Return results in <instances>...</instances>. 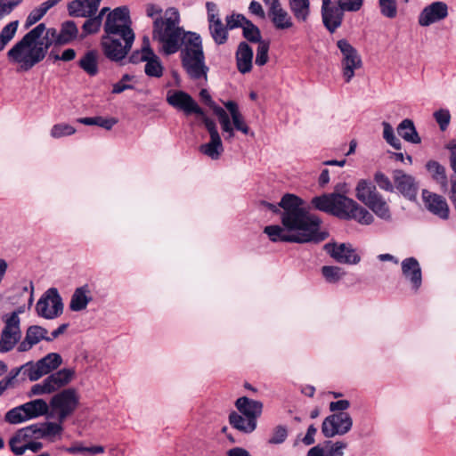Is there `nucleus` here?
<instances>
[{
  "mask_svg": "<svg viewBox=\"0 0 456 456\" xmlns=\"http://www.w3.org/2000/svg\"><path fill=\"white\" fill-rule=\"evenodd\" d=\"M281 225H267L264 232L272 242L308 243L326 238L321 232V218L306 208L298 196L286 193L280 201Z\"/></svg>",
  "mask_w": 456,
  "mask_h": 456,
  "instance_id": "nucleus-1",
  "label": "nucleus"
},
{
  "mask_svg": "<svg viewBox=\"0 0 456 456\" xmlns=\"http://www.w3.org/2000/svg\"><path fill=\"white\" fill-rule=\"evenodd\" d=\"M50 32L29 30L8 50L6 56L9 63L18 72H28L42 62L52 46V39L48 36Z\"/></svg>",
  "mask_w": 456,
  "mask_h": 456,
  "instance_id": "nucleus-2",
  "label": "nucleus"
},
{
  "mask_svg": "<svg viewBox=\"0 0 456 456\" xmlns=\"http://www.w3.org/2000/svg\"><path fill=\"white\" fill-rule=\"evenodd\" d=\"M311 204L314 208L340 219L355 220L362 225H370L374 222V216L369 210L343 193L334 191L316 196L312 199Z\"/></svg>",
  "mask_w": 456,
  "mask_h": 456,
  "instance_id": "nucleus-3",
  "label": "nucleus"
},
{
  "mask_svg": "<svg viewBox=\"0 0 456 456\" xmlns=\"http://www.w3.org/2000/svg\"><path fill=\"white\" fill-rule=\"evenodd\" d=\"M202 101L213 110L217 117L218 123L221 126L222 133L226 142H232L235 130L249 134L250 129L241 114L238 104L233 101H228L224 103L227 111L218 106L211 98L207 89L200 92Z\"/></svg>",
  "mask_w": 456,
  "mask_h": 456,
  "instance_id": "nucleus-4",
  "label": "nucleus"
},
{
  "mask_svg": "<svg viewBox=\"0 0 456 456\" xmlns=\"http://www.w3.org/2000/svg\"><path fill=\"white\" fill-rule=\"evenodd\" d=\"M182 65L190 78L207 82L208 67L205 62L200 36L197 33L189 34V44L181 53Z\"/></svg>",
  "mask_w": 456,
  "mask_h": 456,
  "instance_id": "nucleus-5",
  "label": "nucleus"
},
{
  "mask_svg": "<svg viewBox=\"0 0 456 456\" xmlns=\"http://www.w3.org/2000/svg\"><path fill=\"white\" fill-rule=\"evenodd\" d=\"M134 41V30H106L101 45L104 55L109 60L119 62L126 58Z\"/></svg>",
  "mask_w": 456,
  "mask_h": 456,
  "instance_id": "nucleus-6",
  "label": "nucleus"
},
{
  "mask_svg": "<svg viewBox=\"0 0 456 456\" xmlns=\"http://www.w3.org/2000/svg\"><path fill=\"white\" fill-rule=\"evenodd\" d=\"M104 16L106 20L103 28H131L133 25L128 6L121 5L113 10L102 8L99 14L87 19L81 28H100Z\"/></svg>",
  "mask_w": 456,
  "mask_h": 456,
  "instance_id": "nucleus-7",
  "label": "nucleus"
},
{
  "mask_svg": "<svg viewBox=\"0 0 456 456\" xmlns=\"http://www.w3.org/2000/svg\"><path fill=\"white\" fill-rule=\"evenodd\" d=\"M80 403V395L74 387L64 388L52 396L49 406V417L64 422L73 415Z\"/></svg>",
  "mask_w": 456,
  "mask_h": 456,
  "instance_id": "nucleus-8",
  "label": "nucleus"
},
{
  "mask_svg": "<svg viewBox=\"0 0 456 456\" xmlns=\"http://www.w3.org/2000/svg\"><path fill=\"white\" fill-rule=\"evenodd\" d=\"M337 47L339 50V67L343 80L345 83H350L357 70L362 68V57L346 39L338 40Z\"/></svg>",
  "mask_w": 456,
  "mask_h": 456,
  "instance_id": "nucleus-9",
  "label": "nucleus"
},
{
  "mask_svg": "<svg viewBox=\"0 0 456 456\" xmlns=\"http://www.w3.org/2000/svg\"><path fill=\"white\" fill-rule=\"evenodd\" d=\"M49 403L44 399H35L8 411L4 419L10 424H20L49 414Z\"/></svg>",
  "mask_w": 456,
  "mask_h": 456,
  "instance_id": "nucleus-10",
  "label": "nucleus"
},
{
  "mask_svg": "<svg viewBox=\"0 0 456 456\" xmlns=\"http://www.w3.org/2000/svg\"><path fill=\"white\" fill-rule=\"evenodd\" d=\"M75 370L69 368H63L49 376L40 383L32 386L29 395H49L59 391L71 382L74 379Z\"/></svg>",
  "mask_w": 456,
  "mask_h": 456,
  "instance_id": "nucleus-11",
  "label": "nucleus"
},
{
  "mask_svg": "<svg viewBox=\"0 0 456 456\" xmlns=\"http://www.w3.org/2000/svg\"><path fill=\"white\" fill-rule=\"evenodd\" d=\"M188 30H153V39L158 43L159 52L166 55L177 53L183 45L189 44Z\"/></svg>",
  "mask_w": 456,
  "mask_h": 456,
  "instance_id": "nucleus-12",
  "label": "nucleus"
},
{
  "mask_svg": "<svg viewBox=\"0 0 456 456\" xmlns=\"http://www.w3.org/2000/svg\"><path fill=\"white\" fill-rule=\"evenodd\" d=\"M206 8L209 28L212 27H214V28H224L222 20L219 17L217 5L213 2H207ZM225 21L226 27L224 28H257L252 21L240 13H232L231 15H227Z\"/></svg>",
  "mask_w": 456,
  "mask_h": 456,
  "instance_id": "nucleus-13",
  "label": "nucleus"
},
{
  "mask_svg": "<svg viewBox=\"0 0 456 456\" xmlns=\"http://www.w3.org/2000/svg\"><path fill=\"white\" fill-rule=\"evenodd\" d=\"M4 323L0 335V353L12 350L21 338L20 319L18 317V313L5 314Z\"/></svg>",
  "mask_w": 456,
  "mask_h": 456,
  "instance_id": "nucleus-14",
  "label": "nucleus"
},
{
  "mask_svg": "<svg viewBox=\"0 0 456 456\" xmlns=\"http://www.w3.org/2000/svg\"><path fill=\"white\" fill-rule=\"evenodd\" d=\"M37 314L45 319L53 320L63 312V303L57 289H47L36 305Z\"/></svg>",
  "mask_w": 456,
  "mask_h": 456,
  "instance_id": "nucleus-15",
  "label": "nucleus"
},
{
  "mask_svg": "<svg viewBox=\"0 0 456 456\" xmlns=\"http://www.w3.org/2000/svg\"><path fill=\"white\" fill-rule=\"evenodd\" d=\"M353 427V419L347 412L333 413L326 417L322 425V432L327 438L347 434Z\"/></svg>",
  "mask_w": 456,
  "mask_h": 456,
  "instance_id": "nucleus-16",
  "label": "nucleus"
},
{
  "mask_svg": "<svg viewBox=\"0 0 456 456\" xmlns=\"http://www.w3.org/2000/svg\"><path fill=\"white\" fill-rule=\"evenodd\" d=\"M202 122L209 134L210 140L209 142L201 144L199 150L203 155L208 157L212 160H217L224 151L217 126L216 122L208 117H205Z\"/></svg>",
  "mask_w": 456,
  "mask_h": 456,
  "instance_id": "nucleus-17",
  "label": "nucleus"
},
{
  "mask_svg": "<svg viewBox=\"0 0 456 456\" xmlns=\"http://www.w3.org/2000/svg\"><path fill=\"white\" fill-rule=\"evenodd\" d=\"M62 362L61 355L57 353H49L37 362H28L25 368L28 369V379L37 381L43 376L57 370Z\"/></svg>",
  "mask_w": 456,
  "mask_h": 456,
  "instance_id": "nucleus-18",
  "label": "nucleus"
},
{
  "mask_svg": "<svg viewBox=\"0 0 456 456\" xmlns=\"http://www.w3.org/2000/svg\"><path fill=\"white\" fill-rule=\"evenodd\" d=\"M167 102L174 108L184 112L185 115L196 114L200 117L201 121L208 117L195 100L183 91L168 92Z\"/></svg>",
  "mask_w": 456,
  "mask_h": 456,
  "instance_id": "nucleus-19",
  "label": "nucleus"
},
{
  "mask_svg": "<svg viewBox=\"0 0 456 456\" xmlns=\"http://www.w3.org/2000/svg\"><path fill=\"white\" fill-rule=\"evenodd\" d=\"M324 248L332 258L340 264L356 265L361 260L355 249L348 243H327Z\"/></svg>",
  "mask_w": 456,
  "mask_h": 456,
  "instance_id": "nucleus-20",
  "label": "nucleus"
},
{
  "mask_svg": "<svg viewBox=\"0 0 456 456\" xmlns=\"http://www.w3.org/2000/svg\"><path fill=\"white\" fill-rule=\"evenodd\" d=\"M402 273L410 283L411 289L417 292L422 285V272L415 257H407L401 263Z\"/></svg>",
  "mask_w": 456,
  "mask_h": 456,
  "instance_id": "nucleus-21",
  "label": "nucleus"
},
{
  "mask_svg": "<svg viewBox=\"0 0 456 456\" xmlns=\"http://www.w3.org/2000/svg\"><path fill=\"white\" fill-rule=\"evenodd\" d=\"M422 199L426 208L433 215L443 220L449 218V206L443 196L423 190Z\"/></svg>",
  "mask_w": 456,
  "mask_h": 456,
  "instance_id": "nucleus-22",
  "label": "nucleus"
},
{
  "mask_svg": "<svg viewBox=\"0 0 456 456\" xmlns=\"http://www.w3.org/2000/svg\"><path fill=\"white\" fill-rule=\"evenodd\" d=\"M395 187L405 198L414 200L418 193V183L415 178L411 175L405 174L402 170H395L393 175Z\"/></svg>",
  "mask_w": 456,
  "mask_h": 456,
  "instance_id": "nucleus-23",
  "label": "nucleus"
},
{
  "mask_svg": "<svg viewBox=\"0 0 456 456\" xmlns=\"http://www.w3.org/2000/svg\"><path fill=\"white\" fill-rule=\"evenodd\" d=\"M448 15V6L444 2H434L428 5L421 12L419 20L423 27L429 26L435 22L444 20Z\"/></svg>",
  "mask_w": 456,
  "mask_h": 456,
  "instance_id": "nucleus-24",
  "label": "nucleus"
},
{
  "mask_svg": "<svg viewBox=\"0 0 456 456\" xmlns=\"http://www.w3.org/2000/svg\"><path fill=\"white\" fill-rule=\"evenodd\" d=\"M244 37L250 43L257 44L256 64L264 66L268 61L270 41L263 39L260 30H242Z\"/></svg>",
  "mask_w": 456,
  "mask_h": 456,
  "instance_id": "nucleus-25",
  "label": "nucleus"
},
{
  "mask_svg": "<svg viewBox=\"0 0 456 456\" xmlns=\"http://www.w3.org/2000/svg\"><path fill=\"white\" fill-rule=\"evenodd\" d=\"M102 0H73L68 4V12L70 16L94 18Z\"/></svg>",
  "mask_w": 456,
  "mask_h": 456,
  "instance_id": "nucleus-26",
  "label": "nucleus"
},
{
  "mask_svg": "<svg viewBox=\"0 0 456 456\" xmlns=\"http://www.w3.org/2000/svg\"><path fill=\"white\" fill-rule=\"evenodd\" d=\"M47 330L38 326L32 325L28 328L24 339L19 344V352H27L42 340L52 341L53 338L47 336Z\"/></svg>",
  "mask_w": 456,
  "mask_h": 456,
  "instance_id": "nucleus-27",
  "label": "nucleus"
},
{
  "mask_svg": "<svg viewBox=\"0 0 456 456\" xmlns=\"http://www.w3.org/2000/svg\"><path fill=\"white\" fill-rule=\"evenodd\" d=\"M92 300V289L88 284H84L74 290L69 307L72 312H81L86 309Z\"/></svg>",
  "mask_w": 456,
  "mask_h": 456,
  "instance_id": "nucleus-28",
  "label": "nucleus"
},
{
  "mask_svg": "<svg viewBox=\"0 0 456 456\" xmlns=\"http://www.w3.org/2000/svg\"><path fill=\"white\" fill-rule=\"evenodd\" d=\"M238 412L243 416L249 417L257 422V419L263 411V403L260 401L250 399L247 396L240 397L235 402Z\"/></svg>",
  "mask_w": 456,
  "mask_h": 456,
  "instance_id": "nucleus-29",
  "label": "nucleus"
},
{
  "mask_svg": "<svg viewBox=\"0 0 456 456\" xmlns=\"http://www.w3.org/2000/svg\"><path fill=\"white\" fill-rule=\"evenodd\" d=\"M344 10L334 4H322V21L326 28H337L341 25Z\"/></svg>",
  "mask_w": 456,
  "mask_h": 456,
  "instance_id": "nucleus-30",
  "label": "nucleus"
},
{
  "mask_svg": "<svg viewBox=\"0 0 456 456\" xmlns=\"http://www.w3.org/2000/svg\"><path fill=\"white\" fill-rule=\"evenodd\" d=\"M269 16L277 28H289L293 26L290 15L278 0H272Z\"/></svg>",
  "mask_w": 456,
  "mask_h": 456,
  "instance_id": "nucleus-31",
  "label": "nucleus"
},
{
  "mask_svg": "<svg viewBox=\"0 0 456 456\" xmlns=\"http://www.w3.org/2000/svg\"><path fill=\"white\" fill-rule=\"evenodd\" d=\"M52 32L48 33L49 37L52 39L53 45H65L69 43L72 40L79 39L82 40L87 37V35L95 32L96 30H83L81 34L78 33L79 30H51Z\"/></svg>",
  "mask_w": 456,
  "mask_h": 456,
  "instance_id": "nucleus-32",
  "label": "nucleus"
},
{
  "mask_svg": "<svg viewBox=\"0 0 456 456\" xmlns=\"http://www.w3.org/2000/svg\"><path fill=\"white\" fill-rule=\"evenodd\" d=\"M27 427L19 429L10 439L9 445L11 451L15 455H22L28 450L31 436Z\"/></svg>",
  "mask_w": 456,
  "mask_h": 456,
  "instance_id": "nucleus-33",
  "label": "nucleus"
},
{
  "mask_svg": "<svg viewBox=\"0 0 456 456\" xmlns=\"http://www.w3.org/2000/svg\"><path fill=\"white\" fill-rule=\"evenodd\" d=\"M253 50L245 42H241L236 52V63L238 70L246 74L252 69Z\"/></svg>",
  "mask_w": 456,
  "mask_h": 456,
  "instance_id": "nucleus-34",
  "label": "nucleus"
},
{
  "mask_svg": "<svg viewBox=\"0 0 456 456\" xmlns=\"http://www.w3.org/2000/svg\"><path fill=\"white\" fill-rule=\"evenodd\" d=\"M180 13L175 7L166 9L160 17L155 18L154 28H182L179 27Z\"/></svg>",
  "mask_w": 456,
  "mask_h": 456,
  "instance_id": "nucleus-35",
  "label": "nucleus"
},
{
  "mask_svg": "<svg viewBox=\"0 0 456 456\" xmlns=\"http://www.w3.org/2000/svg\"><path fill=\"white\" fill-rule=\"evenodd\" d=\"M229 421L234 428L245 434L252 433L257 426V422L251 419V418L243 416L236 411H232L230 414Z\"/></svg>",
  "mask_w": 456,
  "mask_h": 456,
  "instance_id": "nucleus-36",
  "label": "nucleus"
},
{
  "mask_svg": "<svg viewBox=\"0 0 456 456\" xmlns=\"http://www.w3.org/2000/svg\"><path fill=\"white\" fill-rule=\"evenodd\" d=\"M379 218L390 222L392 214L387 200L379 193L366 205Z\"/></svg>",
  "mask_w": 456,
  "mask_h": 456,
  "instance_id": "nucleus-37",
  "label": "nucleus"
},
{
  "mask_svg": "<svg viewBox=\"0 0 456 456\" xmlns=\"http://www.w3.org/2000/svg\"><path fill=\"white\" fill-rule=\"evenodd\" d=\"M398 134L406 142L419 144L421 142L414 123L411 119H403L397 126Z\"/></svg>",
  "mask_w": 456,
  "mask_h": 456,
  "instance_id": "nucleus-38",
  "label": "nucleus"
},
{
  "mask_svg": "<svg viewBox=\"0 0 456 456\" xmlns=\"http://www.w3.org/2000/svg\"><path fill=\"white\" fill-rule=\"evenodd\" d=\"M355 191L356 198L364 205H367L379 194L376 187L366 180H360L356 185Z\"/></svg>",
  "mask_w": 456,
  "mask_h": 456,
  "instance_id": "nucleus-39",
  "label": "nucleus"
},
{
  "mask_svg": "<svg viewBox=\"0 0 456 456\" xmlns=\"http://www.w3.org/2000/svg\"><path fill=\"white\" fill-rule=\"evenodd\" d=\"M61 1V0H47L42 3L38 7L33 9L27 17L25 27L28 28L36 24L44 17L49 9L56 5Z\"/></svg>",
  "mask_w": 456,
  "mask_h": 456,
  "instance_id": "nucleus-40",
  "label": "nucleus"
},
{
  "mask_svg": "<svg viewBox=\"0 0 456 456\" xmlns=\"http://www.w3.org/2000/svg\"><path fill=\"white\" fill-rule=\"evenodd\" d=\"M426 167L432 175V178L441 185L442 190L446 191L448 182L445 168L440 163L435 160H429L426 164Z\"/></svg>",
  "mask_w": 456,
  "mask_h": 456,
  "instance_id": "nucleus-41",
  "label": "nucleus"
},
{
  "mask_svg": "<svg viewBox=\"0 0 456 456\" xmlns=\"http://www.w3.org/2000/svg\"><path fill=\"white\" fill-rule=\"evenodd\" d=\"M97 53L88 51L79 61V67L89 76H95L98 73Z\"/></svg>",
  "mask_w": 456,
  "mask_h": 456,
  "instance_id": "nucleus-42",
  "label": "nucleus"
},
{
  "mask_svg": "<svg viewBox=\"0 0 456 456\" xmlns=\"http://www.w3.org/2000/svg\"><path fill=\"white\" fill-rule=\"evenodd\" d=\"M77 121L86 126H98L106 130H110L118 122L114 118H106L101 116L79 118Z\"/></svg>",
  "mask_w": 456,
  "mask_h": 456,
  "instance_id": "nucleus-43",
  "label": "nucleus"
},
{
  "mask_svg": "<svg viewBox=\"0 0 456 456\" xmlns=\"http://www.w3.org/2000/svg\"><path fill=\"white\" fill-rule=\"evenodd\" d=\"M309 5V0H289L290 9L295 18L299 21L306 20L310 12Z\"/></svg>",
  "mask_w": 456,
  "mask_h": 456,
  "instance_id": "nucleus-44",
  "label": "nucleus"
},
{
  "mask_svg": "<svg viewBox=\"0 0 456 456\" xmlns=\"http://www.w3.org/2000/svg\"><path fill=\"white\" fill-rule=\"evenodd\" d=\"M150 56H154V52L150 46L149 40L144 37L141 49L134 51L129 56V62L134 64L146 62Z\"/></svg>",
  "mask_w": 456,
  "mask_h": 456,
  "instance_id": "nucleus-45",
  "label": "nucleus"
},
{
  "mask_svg": "<svg viewBox=\"0 0 456 456\" xmlns=\"http://www.w3.org/2000/svg\"><path fill=\"white\" fill-rule=\"evenodd\" d=\"M144 72L148 77H160L164 72V67L159 57L154 53L145 62Z\"/></svg>",
  "mask_w": 456,
  "mask_h": 456,
  "instance_id": "nucleus-46",
  "label": "nucleus"
},
{
  "mask_svg": "<svg viewBox=\"0 0 456 456\" xmlns=\"http://www.w3.org/2000/svg\"><path fill=\"white\" fill-rule=\"evenodd\" d=\"M63 422L61 421H45L43 422L45 436L50 442L61 439L63 433Z\"/></svg>",
  "mask_w": 456,
  "mask_h": 456,
  "instance_id": "nucleus-47",
  "label": "nucleus"
},
{
  "mask_svg": "<svg viewBox=\"0 0 456 456\" xmlns=\"http://www.w3.org/2000/svg\"><path fill=\"white\" fill-rule=\"evenodd\" d=\"M321 271L325 281L329 283H337L345 276V272L338 266L324 265Z\"/></svg>",
  "mask_w": 456,
  "mask_h": 456,
  "instance_id": "nucleus-48",
  "label": "nucleus"
},
{
  "mask_svg": "<svg viewBox=\"0 0 456 456\" xmlns=\"http://www.w3.org/2000/svg\"><path fill=\"white\" fill-rule=\"evenodd\" d=\"M76 128L66 123H58L52 126L50 135L53 139H60L66 136H70L76 133Z\"/></svg>",
  "mask_w": 456,
  "mask_h": 456,
  "instance_id": "nucleus-49",
  "label": "nucleus"
},
{
  "mask_svg": "<svg viewBox=\"0 0 456 456\" xmlns=\"http://www.w3.org/2000/svg\"><path fill=\"white\" fill-rule=\"evenodd\" d=\"M383 126V138L385 141L391 145L395 150H401L402 149V143L400 139H398L394 132V128L392 126L387 122H382Z\"/></svg>",
  "mask_w": 456,
  "mask_h": 456,
  "instance_id": "nucleus-50",
  "label": "nucleus"
},
{
  "mask_svg": "<svg viewBox=\"0 0 456 456\" xmlns=\"http://www.w3.org/2000/svg\"><path fill=\"white\" fill-rule=\"evenodd\" d=\"M325 449V456H344V451L347 447V444L343 441H328L323 444Z\"/></svg>",
  "mask_w": 456,
  "mask_h": 456,
  "instance_id": "nucleus-51",
  "label": "nucleus"
},
{
  "mask_svg": "<svg viewBox=\"0 0 456 456\" xmlns=\"http://www.w3.org/2000/svg\"><path fill=\"white\" fill-rule=\"evenodd\" d=\"M379 6L383 16L393 19L397 15L396 0H379Z\"/></svg>",
  "mask_w": 456,
  "mask_h": 456,
  "instance_id": "nucleus-52",
  "label": "nucleus"
},
{
  "mask_svg": "<svg viewBox=\"0 0 456 456\" xmlns=\"http://www.w3.org/2000/svg\"><path fill=\"white\" fill-rule=\"evenodd\" d=\"M434 118L439 126L441 131H445L451 121V113L447 109H439L435 111Z\"/></svg>",
  "mask_w": 456,
  "mask_h": 456,
  "instance_id": "nucleus-53",
  "label": "nucleus"
},
{
  "mask_svg": "<svg viewBox=\"0 0 456 456\" xmlns=\"http://www.w3.org/2000/svg\"><path fill=\"white\" fill-rule=\"evenodd\" d=\"M133 79V76H130L128 74H125L122 76L121 79L115 83L112 86V94H121L122 92L133 89V86L128 84L129 81Z\"/></svg>",
  "mask_w": 456,
  "mask_h": 456,
  "instance_id": "nucleus-54",
  "label": "nucleus"
},
{
  "mask_svg": "<svg viewBox=\"0 0 456 456\" xmlns=\"http://www.w3.org/2000/svg\"><path fill=\"white\" fill-rule=\"evenodd\" d=\"M22 0H0V20L10 14Z\"/></svg>",
  "mask_w": 456,
  "mask_h": 456,
  "instance_id": "nucleus-55",
  "label": "nucleus"
},
{
  "mask_svg": "<svg viewBox=\"0 0 456 456\" xmlns=\"http://www.w3.org/2000/svg\"><path fill=\"white\" fill-rule=\"evenodd\" d=\"M288 436V432L285 427L278 426L276 427L271 437L269 438V443L273 444H279L285 441Z\"/></svg>",
  "mask_w": 456,
  "mask_h": 456,
  "instance_id": "nucleus-56",
  "label": "nucleus"
},
{
  "mask_svg": "<svg viewBox=\"0 0 456 456\" xmlns=\"http://www.w3.org/2000/svg\"><path fill=\"white\" fill-rule=\"evenodd\" d=\"M374 179L380 189L390 192L394 191L395 186L390 179L383 173H377Z\"/></svg>",
  "mask_w": 456,
  "mask_h": 456,
  "instance_id": "nucleus-57",
  "label": "nucleus"
},
{
  "mask_svg": "<svg viewBox=\"0 0 456 456\" xmlns=\"http://www.w3.org/2000/svg\"><path fill=\"white\" fill-rule=\"evenodd\" d=\"M363 0H338L339 6L344 11L356 12L362 5Z\"/></svg>",
  "mask_w": 456,
  "mask_h": 456,
  "instance_id": "nucleus-58",
  "label": "nucleus"
},
{
  "mask_svg": "<svg viewBox=\"0 0 456 456\" xmlns=\"http://www.w3.org/2000/svg\"><path fill=\"white\" fill-rule=\"evenodd\" d=\"M27 428L30 431L29 433L32 439H45L43 422L32 424L28 426Z\"/></svg>",
  "mask_w": 456,
  "mask_h": 456,
  "instance_id": "nucleus-59",
  "label": "nucleus"
},
{
  "mask_svg": "<svg viewBox=\"0 0 456 456\" xmlns=\"http://www.w3.org/2000/svg\"><path fill=\"white\" fill-rule=\"evenodd\" d=\"M162 12L163 10L159 4L150 3L145 5V13L147 17L152 19L153 21L155 20V18L160 17Z\"/></svg>",
  "mask_w": 456,
  "mask_h": 456,
  "instance_id": "nucleus-60",
  "label": "nucleus"
},
{
  "mask_svg": "<svg viewBox=\"0 0 456 456\" xmlns=\"http://www.w3.org/2000/svg\"><path fill=\"white\" fill-rule=\"evenodd\" d=\"M16 30H1L0 52L14 38Z\"/></svg>",
  "mask_w": 456,
  "mask_h": 456,
  "instance_id": "nucleus-61",
  "label": "nucleus"
},
{
  "mask_svg": "<svg viewBox=\"0 0 456 456\" xmlns=\"http://www.w3.org/2000/svg\"><path fill=\"white\" fill-rule=\"evenodd\" d=\"M28 369L25 368V364L21 365L19 368L12 369L8 376L4 378L5 380H8V383L12 386L14 379L18 377V375L22 372L24 376L28 379Z\"/></svg>",
  "mask_w": 456,
  "mask_h": 456,
  "instance_id": "nucleus-62",
  "label": "nucleus"
},
{
  "mask_svg": "<svg viewBox=\"0 0 456 456\" xmlns=\"http://www.w3.org/2000/svg\"><path fill=\"white\" fill-rule=\"evenodd\" d=\"M350 407V402L348 400H338L331 402L330 403V411L336 412H345Z\"/></svg>",
  "mask_w": 456,
  "mask_h": 456,
  "instance_id": "nucleus-63",
  "label": "nucleus"
},
{
  "mask_svg": "<svg viewBox=\"0 0 456 456\" xmlns=\"http://www.w3.org/2000/svg\"><path fill=\"white\" fill-rule=\"evenodd\" d=\"M248 10L250 13L256 15L259 19H265V12L260 3L256 1H251L248 6Z\"/></svg>",
  "mask_w": 456,
  "mask_h": 456,
  "instance_id": "nucleus-64",
  "label": "nucleus"
}]
</instances>
